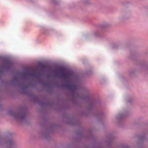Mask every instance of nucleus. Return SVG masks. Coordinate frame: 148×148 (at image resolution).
I'll list each match as a JSON object with an SVG mask.
<instances>
[{
	"instance_id": "nucleus-3",
	"label": "nucleus",
	"mask_w": 148,
	"mask_h": 148,
	"mask_svg": "<svg viewBox=\"0 0 148 148\" xmlns=\"http://www.w3.org/2000/svg\"><path fill=\"white\" fill-rule=\"evenodd\" d=\"M27 73L29 75L32 76H34V73Z\"/></svg>"
},
{
	"instance_id": "nucleus-1",
	"label": "nucleus",
	"mask_w": 148,
	"mask_h": 148,
	"mask_svg": "<svg viewBox=\"0 0 148 148\" xmlns=\"http://www.w3.org/2000/svg\"><path fill=\"white\" fill-rule=\"evenodd\" d=\"M66 86L68 88L71 89L72 91H74L77 89L78 88V86L74 84L67 85Z\"/></svg>"
},
{
	"instance_id": "nucleus-4",
	"label": "nucleus",
	"mask_w": 148,
	"mask_h": 148,
	"mask_svg": "<svg viewBox=\"0 0 148 148\" xmlns=\"http://www.w3.org/2000/svg\"><path fill=\"white\" fill-rule=\"evenodd\" d=\"M64 69L63 68H61L60 69V73H62L64 72Z\"/></svg>"
},
{
	"instance_id": "nucleus-2",
	"label": "nucleus",
	"mask_w": 148,
	"mask_h": 148,
	"mask_svg": "<svg viewBox=\"0 0 148 148\" xmlns=\"http://www.w3.org/2000/svg\"><path fill=\"white\" fill-rule=\"evenodd\" d=\"M60 75L62 77L65 79H66L71 78L73 76V74L71 73H69L67 75L60 74Z\"/></svg>"
}]
</instances>
